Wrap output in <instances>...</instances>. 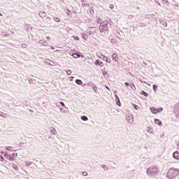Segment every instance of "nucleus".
Returning <instances> with one entry per match:
<instances>
[{
    "instance_id": "obj_1",
    "label": "nucleus",
    "mask_w": 179,
    "mask_h": 179,
    "mask_svg": "<svg viewBox=\"0 0 179 179\" xmlns=\"http://www.w3.org/2000/svg\"><path fill=\"white\" fill-rule=\"evenodd\" d=\"M159 173H160V169L155 166L148 167L146 171V174L148 177H156Z\"/></svg>"
},
{
    "instance_id": "obj_2",
    "label": "nucleus",
    "mask_w": 179,
    "mask_h": 179,
    "mask_svg": "<svg viewBox=\"0 0 179 179\" xmlns=\"http://www.w3.org/2000/svg\"><path fill=\"white\" fill-rule=\"evenodd\" d=\"M179 176V169L175 168H171L166 173V178L173 179Z\"/></svg>"
},
{
    "instance_id": "obj_3",
    "label": "nucleus",
    "mask_w": 179,
    "mask_h": 179,
    "mask_svg": "<svg viewBox=\"0 0 179 179\" xmlns=\"http://www.w3.org/2000/svg\"><path fill=\"white\" fill-rule=\"evenodd\" d=\"M107 30H108V24L107 22H102L99 25V31H101V33H104V31H107Z\"/></svg>"
},
{
    "instance_id": "obj_4",
    "label": "nucleus",
    "mask_w": 179,
    "mask_h": 179,
    "mask_svg": "<svg viewBox=\"0 0 179 179\" xmlns=\"http://www.w3.org/2000/svg\"><path fill=\"white\" fill-rule=\"evenodd\" d=\"M150 110L152 114H158V113H162V111H163V108H156L155 107H151Z\"/></svg>"
},
{
    "instance_id": "obj_5",
    "label": "nucleus",
    "mask_w": 179,
    "mask_h": 179,
    "mask_svg": "<svg viewBox=\"0 0 179 179\" xmlns=\"http://www.w3.org/2000/svg\"><path fill=\"white\" fill-rule=\"evenodd\" d=\"M126 120L129 124H134V115H128L126 117Z\"/></svg>"
},
{
    "instance_id": "obj_6",
    "label": "nucleus",
    "mask_w": 179,
    "mask_h": 179,
    "mask_svg": "<svg viewBox=\"0 0 179 179\" xmlns=\"http://www.w3.org/2000/svg\"><path fill=\"white\" fill-rule=\"evenodd\" d=\"M115 103L117 106H119V107H121V101H120V98L118 97L117 95H115Z\"/></svg>"
},
{
    "instance_id": "obj_7",
    "label": "nucleus",
    "mask_w": 179,
    "mask_h": 179,
    "mask_svg": "<svg viewBox=\"0 0 179 179\" xmlns=\"http://www.w3.org/2000/svg\"><path fill=\"white\" fill-rule=\"evenodd\" d=\"M173 157H174L176 160H179V152L178 151H176L173 154Z\"/></svg>"
},
{
    "instance_id": "obj_8",
    "label": "nucleus",
    "mask_w": 179,
    "mask_h": 179,
    "mask_svg": "<svg viewBox=\"0 0 179 179\" xmlns=\"http://www.w3.org/2000/svg\"><path fill=\"white\" fill-rule=\"evenodd\" d=\"M112 59L113 61L117 62L118 61V55L117 53H113L112 55Z\"/></svg>"
},
{
    "instance_id": "obj_9",
    "label": "nucleus",
    "mask_w": 179,
    "mask_h": 179,
    "mask_svg": "<svg viewBox=\"0 0 179 179\" xmlns=\"http://www.w3.org/2000/svg\"><path fill=\"white\" fill-rule=\"evenodd\" d=\"M155 124H156V125H159V127H162V122L159 119H155Z\"/></svg>"
},
{
    "instance_id": "obj_10",
    "label": "nucleus",
    "mask_w": 179,
    "mask_h": 179,
    "mask_svg": "<svg viewBox=\"0 0 179 179\" xmlns=\"http://www.w3.org/2000/svg\"><path fill=\"white\" fill-rule=\"evenodd\" d=\"M88 31H89L90 34H94V33H96V30L94 29V27L89 28Z\"/></svg>"
},
{
    "instance_id": "obj_11",
    "label": "nucleus",
    "mask_w": 179,
    "mask_h": 179,
    "mask_svg": "<svg viewBox=\"0 0 179 179\" xmlns=\"http://www.w3.org/2000/svg\"><path fill=\"white\" fill-rule=\"evenodd\" d=\"M39 43L40 44H42V45H45V46L48 45V42H47V41L45 40H41Z\"/></svg>"
},
{
    "instance_id": "obj_12",
    "label": "nucleus",
    "mask_w": 179,
    "mask_h": 179,
    "mask_svg": "<svg viewBox=\"0 0 179 179\" xmlns=\"http://www.w3.org/2000/svg\"><path fill=\"white\" fill-rule=\"evenodd\" d=\"M97 57H99V58H100L103 61H104V59H106V56L103 54H101L100 55H97Z\"/></svg>"
},
{
    "instance_id": "obj_13",
    "label": "nucleus",
    "mask_w": 179,
    "mask_h": 179,
    "mask_svg": "<svg viewBox=\"0 0 179 179\" xmlns=\"http://www.w3.org/2000/svg\"><path fill=\"white\" fill-rule=\"evenodd\" d=\"M76 83H77V85H79L80 86L83 85V82L81 80L77 79L76 80Z\"/></svg>"
},
{
    "instance_id": "obj_14",
    "label": "nucleus",
    "mask_w": 179,
    "mask_h": 179,
    "mask_svg": "<svg viewBox=\"0 0 179 179\" xmlns=\"http://www.w3.org/2000/svg\"><path fill=\"white\" fill-rule=\"evenodd\" d=\"M148 132L150 134H155V131L153 130L152 127H148Z\"/></svg>"
},
{
    "instance_id": "obj_15",
    "label": "nucleus",
    "mask_w": 179,
    "mask_h": 179,
    "mask_svg": "<svg viewBox=\"0 0 179 179\" xmlns=\"http://www.w3.org/2000/svg\"><path fill=\"white\" fill-rule=\"evenodd\" d=\"M81 120H83V121H87L89 118L87 117V116L83 115L81 116Z\"/></svg>"
},
{
    "instance_id": "obj_16",
    "label": "nucleus",
    "mask_w": 179,
    "mask_h": 179,
    "mask_svg": "<svg viewBox=\"0 0 179 179\" xmlns=\"http://www.w3.org/2000/svg\"><path fill=\"white\" fill-rule=\"evenodd\" d=\"M72 56L74 57V58H79L80 57V55L78 54V53H73L72 55Z\"/></svg>"
},
{
    "instance_id": "obj_17",
    "label": "nucleus",
    "mask_w": 179,
    "mask_h": 179,
    "mask_svg": "<svg viewBox=\"0 0 179 179\" xmlns=\"http://www.w3.org/2000/svg\"><path fill=\"white\" fill-rule=\"evenodd\" d=\"M39 15L41 16V17H45V12H41V13H39Z\"/></svg>"
},
{
    "instance_id": "obj_18",
    "label": "nucleus",
    "mask_w": 179,
    "mask_h": 179,
    "mask_svg": "<svg viewBox=\"0 0 179 179\" xmlns=\"http://www.w3.org/2000/svg\"><path fill=\"white\" fill-rule=\"evenodd\" d=\"M82 38H83L84 40H87V34H83Z\"/></svg>"
},
{
    "instance_id": "obj_19",
    "label": "nucleus",
    "mask_w": 179,
    "mask_h": 179,
    "mask_svg": "<svg viewBox=\"0 0 179 179\" xmlns=\"http://www.w3.org/2000/svg\"><path fill=\"white\" fill-rule=\"evenodd\" d=\"M6 150H13V147L12 146H7L6 147Z\"/></svg>"
},
{
    "instance_id": "obj_20",
    "label": "nucleus",
    "mask_w": 179,
    "mask_h": 179,
    "mask_svg": "<svg viewBox=\"0 0 179 179\" xmlns=\"http://www.w3.org/2000/svg\"><path fill=\"white\" fill-rule=\"evenodd\" d=\"M31 162H30V161H27L25 163V166H31Z\"/></svg>"
},
{
    "instance_id": "obj_21",
    "label": "nucleus",
    "mask_w": 179,
    "mask_h": 179,
    "mask_svg": "<svg viewBox=\"0 0 179 179\" xmlns=\"http://www.w3.org/2000/svg\"><path fill=\"white\" fill-rule=\"evenodd\" d=\"M153 90L155 92H156L157 91V85H153Z\"/></svg>"
},
{
    "instance_id": "obj_22",
    "label": "nucleus",
    "mask_w": 179,
    "mask_h": 179,
    "mask_svg": "<svg viewBox=\"0 0 179 179\" xmlns=\"http://www.w3.org/2000/svg\"><path fill=\"white\" fill-rule=\"evenodd\" d=\"M66 73L69 76L72 74V71L71 70H67L66 71Z\"/></svg>"
},
{
    "instance_id": "obj_23",
    "label": "nucleus",
    "mask_w": 179,
    "mask_h": 179,
    "mask_svg": "<svg viewBox=\"0 0 179 179\" xmlns=\"http://www.w3.org/2000/svg\"><path fill=\"white\" fill-rule=\"evenodd\" d=\"M141 94H143V96H145V97H148V94L147 92H145V91H142Z\"/></svg>"
},
{
    "instance_id": "obj_24",
    "label": "nucleus",
    "mask_w": 179,
    "mask_h": 179,
    "mask_svg": "<svg viewBox=\"0 0 179 179\" xmlns=\"http://www.w3.org/2000/svg\"><path fill=\"white\" fill-rule=\"evenodd\" d=\"M73 38H74V40L79 41V37L78 36H73Z\"/></svg>"
},
{
    "instance_id": "obj_25",
    "label": "nucleus",
    "mask_w": 179,
    "mask_h": 179,
    "mask_svg": "<svg viewBox=\"0 0 179 179\" xmlns=\"http://www.w3.org/2000/svg\"><path fill=\"white\" fill-rule=\"evenodd\" d=\"M130 87H131V89H134V90H136V87H135V85H134V84H131Z\"/></svg>"
},
{
    "instance_id": "obj_26",
    "label": "nucleus",
    "mask_w": 179,
    "mask_h": 179,
    "mask_svg": "<svg viewBox=\"0 0 179 179\" xmlns=\"http://www.w3.org/2000/svg\"><path fill=\"white\" fill-rule=\"evenodd\" d=\"M50 134L52 135H55V129H53L52 130L50 131Z\"/></svg>"
},
{
    "instance_id": "obj_27",
    "label": "nucleus",
    "mask_w": 179,
    "mask_h": 179,
    "mask_svg": "<svg viewBox=\"0 0 179 179\" xmlns=\"http://www.w3.org/2000/svg\"><path fill=\"white\" fill-rule=\"evenodd\" d=\"M97 23H98L99 24H101L103 23L102 21H101V18H99V19H98Z\"/></svg>"
},
{
    "instance_id": "obj_28",
    "label": "nucleus",
    "mask_w": 179,
    "mask_h": 179,
    "mask_svg": "<svg viewBox=\"0 0 179 179\" xmlns=\"http://www.w3.org/2000/svg\"><path fill=\"white\" fill-rule=\"evenodd\" d=\"M99 62H100V61L96 60V61L94 62V65H95L96 66H99Z\"/></svg>"
},
{
    "instance_id": "obj_29",
    "label": "nucleus",
    "mask_w": 179,
    "mask_h": 179,
    "mask_svg": "<svg viewBox=\"0 0 179 179\" xmlns=\"http://www.w3.org/2000/svg\"><path fill=\"white\" fill-rule=\"evenodd\" d=\"M134 110H139V106H138V105H134Z\"/></svg>"
},
{
    "instance_id": "obj_30",
    "label": "nucleus",
    "mask_w": 179,
    "mask_h": 179,
    "mask_svg": "<svg viewBox=\"0 0 179 179\" xmlns=\"http://www.w3.org/2000/svg\"><path fill=\"white\" fill-rule=\"evenodd\" d=\"M1 117H3V118H6V113H1Z\"/></svg>"
},
{
    "instance_id": "obj_31",
    "label": "nucleus",
    "mask_w": 179,
    "mask_h": 179,
    "mask_svg": "<svg viewBox=\"0 0 179 179\" xmlns=\"http://www.w3.org/2000/svg\"><path fill=\"white\" fill-rule=\"evenodd\" d=\"M105 59H105L106 62H108V64H110L111 62V60H108V57H106Z\"/></svg>"
},
{
    "instance_id": "obj_32",
    "label": "nucleus",
    "mask_w": 179,
    "mask_h": 179,
    "mask_svg": "<svg viewBox=\"0 0 179 179\" xmlns=\"http://www.w3.org/2000/svg\"><path fill=\"white\" fill-rule=\"evenodd\" d=\"M67 15H68V16H70V17H72V13H71V11H69L67 13Z\"/></svg>"
},
{
    "instance_id": "obj_33",
    "label": "nucleus",
    "mask_w": 179,
    "mask_h": 179,
    "mask_svg": "<svg viewBox=\"0 0 179 179\" xmlns=\"http://www.w3.org/2000/svg\"><path fill=\"white\" fill-rule=\"evenodd\" d=\"M9 160H10L11 162H13V160H15V157H9Z\"/></svg>"
},
{
    "instance_id": "obj_34",
    "label": "nucleus",
    "mask_w": 179,
    "mask_h": 179,
    "mask_svg": "<svg viewBox=\"0 0 179 179\" xmlns=\"http://www.w3.org/2000/svg\"><path fill=\"white\" fill-rule=\"evenodd\" d=\"M93 90H94V92H97V87H96V85H94V86L93 87Z\"/></svg>"
},
{
    "instance_id": "obj_35",
    "label": "nucleus",
    "mask_w": 179,
    "mask_h": 179,
    "mask_svg": "<svg viewBox=\"0 0 179 179\" xmlns=\"http://www.w3.org/2000/svg\"><path fill=\"white\" fill-rule=\"evenodd\" d=\"M3 160H5V159L3 158V157L0 156V162H3Z\"/></svg>"
},
{
    "instance_id": "obj_36",
    "label": "nucleus",
    "mask_w": 179,
    "mask_h": 179,
    "mask_svg": "<svg viewBox=\"0 0 179 179\" xmlns=\"http://www.w3.org/2000/svg\"><path fill=\"white\" fill-rule=\"evenodd\" d=\"M26 47H27V45H26V44H22V48H26Z\"/></svg>"
},
{
    "instance_id": "obj_37",
    "label": "nucleus",
    "mask_w": 179,
    "mask_h": 179,
    "mask_svg": "<svg viewBox=\"0 0 179 179\" xmlns=\"http://www.w3.org/2000/svg\"><path fill=\"white\" fill-rule=\"evenodd\" d=\"M55 22H57V23H59V22H61V20H59V18H56Z\"/></svg>"
},
{
    "instance_id": "obj_38",
    "label": "nucleus",
    "mask_w": 179,
    "mask_h": 179,
    "mask_svg": "<svg viewBox=\"0 0 179 179\" xmlns=\"http://www.w3.org/2000/svg\"><path fill=\"white\" fill-rule=\"evenodd\" d=\"M103 62H99V66H103Z\"/></svg>"
},
{
    "instance_id": "obj_39",
    "label": "nucleus",
    "mask_w": 179,
    "mask_h": 179,
    "mask_svg": "<svg viewBox=\"0 0 179 179\" xmlns=\"http://www.w3.org/2000/svg\"><path fill=\"white\" fill-rule=\"evenodd\" d=\"M13 156H16V157H17V156H18V154H17V152H13Z\"/></svg>"
},
{
    "instance_id": "obj_40",
    "label": "nucleus",
    "mask_w": 179,
    "mask_h": 179,
    "mask_svg": "<svg viewBox=\"0 0 179 179\" xmlns=\"http://www.w3.org/2000/svg\"><path fill=\"white\" fill-rule=\"evenodd\" d=\"M61 106H62V107H65V103H64V102H60Z\"/></svg>"
},
{
    "instance_id": "obj_41",
    "label": "nucleus",
    "mask_w": 179,
    "mask_h": 179,
    "mask_svg": "<svg viewBox=\"0 0 179 179\" xmlns=\"http://www.w3.org/2000/svg\"><path fill=\"white\" fill-rule=\"evenodd\" d=\"M4 157H9V155L5 153V154H4Z\"/></svg>"
},
{
    "instance_id": "obj_42",
    "label": "nucleus",
    "mask_w": 179,
    "mask_h": 179,
    "mask_svg": "<svg viewBox=\"0 0 179 179\" xmlns=\"http://www.w3.org/2000/svg\"><path fill=\"white\" fill-rule=\"evenodd\" d=\"M83 175L85 176H87V172H83Z\"/></svg>"
},
{
    "instance_id": "obj_43",
    "label": "nucleus",
    "mask_w": 179,
    "mask_h": 179,
    "mask_svg": "<svg viewBox=\"0 0 179 179\" xmlns=\"http://www.w3.org/2000/svg\"><path fill=\"white\" fill-rule=\"evenodd\" d=\"M106 73H107V71H103V76H106Z\"/></svg>"
},
{
    "instance_id": "obj_44",
    "label": "nucleus",
    "mask_w": 179,
    "mask_h": 179,
    "mask_svg": "<svg viewBox=\"0 0 179 179\" xmlns=\"http://www.w3.org/2000/svg\"><path fill=\"white\" fill-rule=\"evenodd\" d=\"M124 85H125L126 86H129V83H125Z\"/></svg>"
},
{
    "instance_id": "obj_45",
    "label": "nucleus",
    "mask_w": 179,
    "mask_h": 179,
    "mask_svg": "<svg viewBox=\"0 0 179 179\" xmlns=\"http://www.w3.org/2000/svg\"><path fill=\"white\" fill-rule=\"evenodd\" d=\"M46 38L47 40H50L51 38L50 36H47Z\"/></svg>"
},
{
    "instance_id": "obj_46",
    "label": "nucleus",
    "mask_w": 179,
    "mask_h": 179,
    "mask_svg": "<svg viewBox=\"0 0 179 179\" xmlns=\"http://www.w3.org/2000/svg\"><path fill=\"white\" fill-rule=\"evenodd\" d=\"M114 8V5H110V8L113 9Z\"/></svg>"
},
{
    "instance_id": "obj_47",
    "label": "nucleus",
    "mask_w": 179,
    "mask_h": 179,
    "mask_svg": "<svg viewBox=\"0 0 179 179\" xmlns=\"http://www.w3.org/2000/svg\"><path fill=\"white\" fill-rule=\"evenodd\" d=\"M50 48H51V50H55V48H54V47H51Z\"/></svg>"
},
{
    "instance_id": "obj_48",
    "label": "nucleus",
    "mask_w": 179,
    "mask_h": 179,
    "mask_svg": "<svg viewBox=\"0 0 179 179\" xmlns=\"http://www.w3.org/2000/svg\"><path fill=\"white\" fill-rule=\"evenodd\" d=\"M164 26L165 27H167V23L165 22Z\"/></svg>"
},
{
    "instance_id": "obj_49",
    "label": "nucleus",
    "mask_w": 179,
    "mask_h": 179,
    "mask_svg": "<svg viewBox=\"0 0 179 179\" xmlns=\"http://www.w3.org/2000/svg\"><path fill=\"white\" fill-rule=\"evenodd\" d=\"M86 3H82V6H85Z\"/></svg>"
},
{
    "instance_id": "obj_50",
    "label": "nucleus",
    "mask_w": 179,
    "mask_h": 179,
    "mask_svg": "<svg viewBox=\"0 0 179 179\" xmlns=\"http://www.w3.org/2000/svg\"><path fill=\"white\" fill-rule=\"evenodd\" d=\"M0 16H3V15L1 13H0Z\"/></svg>"
},
{
    "instance_id": "obj_51",
    "label": "nucleus",
    "mask_w": 179,
    "mask_h": 179,
    "mask_svg": "<svg viewBox=\"0 0 179 179\" xmlns=\"http://www.w3.org/2000/svg\"><path fill=\"white\" fill-rule=\"evenodd\" d=\"M103 169H105V167H106V165H103V166H102Z\"/></svg>"
},
{
    "instance_id": "obj_52",
    "label": "nucleus",
    "mask_w": 179,
    "mask_h": 179,
    "mask_svg": "<svg viewBox=\"0 0 179 179\" xmlns=\"http://www.w3.org/2000/svg\"><path fill=\"white\" fill-rule=\"evenodd\" d=\"M106 89H108V90H110V88H108V87H106Z\"/></svg>"
},
{
    "instance_id": "obj_53",
    "label": "nucleus",
    "mask_w": 179,
    "mask_h": 179,
    "mask_svg": "<svg viewBox=\"0 0 179 179\" xmlns=\"http://www.w3.org/2000/svg\"><path fill=\"white\" fill-rule=\"evenodd\" d=\"M178 149L179 150V143H178Z\"/></svg>"
},
{
    "instance_id": "obj_54",
    "label": "nucleus",
    "mask_w": 179,
    "mask_h": 179,
    "mask_svg": "<svg viewBox=\"0 0 179 179\" xmlns=\"http://www.w3.org/2000/svg\"><path fill=\"white\" fill-rule=\"evenodd\" d=\"M14 169H15V170H17V167H14Z\"/></svg>"
},
{
    "instance_id": "obj_55",
    "label": "nucleus",
    "mask_w": 179,
    "mask_h": 179,
    "mask_svg": "<svg viewBox=\"0 0 179 179\" xmlns=\"http://www.w3.org/2000/svg\"><path fill=\"white\" fill-rule=\"evenodd\" d=\"M141 83H142L143 81L141 80Z\"/></svg>"
},
{
    "instance_id": "obj_56",
    "label": "nucleus",
    "mask_w": 179,
    "mask_h": 179,
    "mask_svg": "<svg viewBox=\"0 0 179 179\" xmlns=\"http://www.w3.org/2000/svg\"><path fill=\"white\" fill-rule=\"evenodd\" d=\"M1 153L3 154V152H2Z\"/></svg>"
}]
</instances>
